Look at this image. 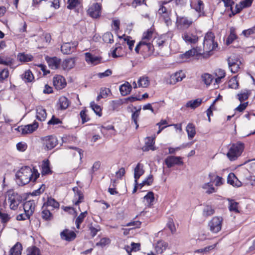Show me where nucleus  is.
<instances>
[{"label": "nucleus", "instance_id": "nucleus-1", "mask_svg": "<svg viewBox=\"0 0 255 255\" xmlns=\"http://www.w3.org/2000/svg\"><path fill=\"white\" fill-rule=\"evenodd\" d=\"M214 34L212 31H208L204 37L203 47L206 52L203 53L204 58L209 57L213 54V51L216 50L218 47V43L215 42Z\"/></svg>", "mask_w": 255, "mask_h": 255}, {"label": "nucleus", "instance_id": "nucleus-2", "mask_svg": "<svg viewBox=\"0 0 255 255\" xmlns=\"http://www.w3.org/2000/svg\"><path fill=\"white\" fill-rule=\"evenodd\" d=\"M8 200L10 201V208L11 210H15L17 209L18 205L22 200H26L28 197V194H23L19 195L15 192L13 190H9L7 191Z\"/></svg>", "mask_w": 255, "mask_h": 255}, {"label": "nucleus", "instance_id": "nucleus-3", "mask_svg": "<svg viewBox=\"0 0 255 255\" xmlns=\"http://www.w3.org/2000/svg\"><path fill=\"white\" fill-rule=\"evenodd\" d=\"M15 176L19 180V185H26L32 180V169L28 166H23L16 172Z\"/></svg>", "mask_w": 255, "mask_h": 255}, {"label": "nucleus", "instance_id": "nucleus-4", "mask_svg": "<svg viewBox=\"0 0 255 255\" xmlns=\"http://www.w3.org/2000/svg\"><path fill=\"white\" fill-rule=\"evenodd\" d=\"M244 149V144L240 141L233 143L227 155L230 160L233 161L241 155Z\"/></svg>", "mask_w": 255, "mask_h": 255}, {"label": "nucleus", "instance_id": "nucleus-5", "mask_svg": "<svg viewBox=\"0 0 255 255\" xmlns=\"http://www.w3.org/2000/svg\"><path fill=\"white\" fill-rule=\"evenodd\" d=\"M223 218L216 216L213 217L209 222L210 230L213 233H217L221 230Z\"/></svg>", "mask_w": 255, "mask_h": 255}, {"label": "nucleus", "instance_id": "nucleus-6", "mask_svg": "<svg viewBox=\"0 0 255 255\" xmlns=\"http://www.w3.org/2000/svg\"><path fill=\"white\" fill-rule=\"evenodd\" d=\"M229 67L232 73H236L238 72L240 69L241 62L236 55H233L227 59Z\"/></svg>", "mask_w": 255, "mask_h": 255}, {"label": "nucleus", "instance_id": "nucleus-7", "mask_svg": "<svg viewBox=\"0 0 255 255\" xmlns=\"http://www.w3.org/2000/svg\"><path fill=\"white\" fill-rule=\"evenodd\" d=\"M44 149L49 150L54 148L58 144L57 137L54 135H48L42 138Z\"/></svg>", "mask_w": 255, "mask_h": 255}, {"label": "nucleus", "instance_id": "nucleus-8", "mask_svg": "<svg viewBox=\"0 0 255 255\" xmlns=\"http://www.w3.org/2000/svg\"><path fill=\"white\" fill-rule=\"evenodd\" d=\"M102 13V5L98 3H94L87 10V14L93 18H99Z\"/></svg>", "mask_w": 255, "mask_h": 255}, {"label": "nucleus", "instance_id": "nucleus-9", "mask_svg": "<svg viewBox=\"0 0 255 255\" xmlns=\"http://www.w3.org/2000/svg\"><path fill=\"white\" fill-rule=\"evenodd\" d=\"M78 42H66L63 43L61 46V51L64 54H70L76 50Z\"/></svg>", "mask_w": 255, "mask_h": 255}, {"label": "nucleus", "instance_id": "nucleus-10", "mask_svg": "<svg viewBox=\"0 0 255 255\" xmlns=\"http://www.w3.org/2000/svg\"><path fill=\"white\" fill-rule=\"evenodd\" d=\"M53 84L57 90H62L67 85L64 77L61 75H57L53 77Z\"/></svg>", "mask_w": 255, "mask_h": 255}, {"label": "nucleus", "instance_id": "nucleus-11", "mask_svg": "<svg viewBox=\"0 0 255 255\" xmlns=\"http://www.w3.org/2000/svg\"><path fill=\"white\" fill-rule=\"evenodd\" d=\"M164 162L168 168H171L174 165H182L183 163L181 157L172 155L168 156Z\"/></svg>", "mask_w": 255, "mask_h": 255}, {"label": "nucleus", "instance_id": "nucleus-12", "mask_svg": "<svg viewBox=\"0 0 255 255\" xmlns=\"http://www.w3.org/2000/svg\"><path fill=\"white\" fill-rule=\"evenodd\" d=\"M201 49L200 48L196 47L193 48L188 51H186L185 53L181 54L180 57L184 61H186L188 59L193 57L195 55H203V53H201L200 51Z\"/></svg>", "mask_w": 255, "mask_h": 255}, {"label": "nucleus", "instance_id": "nucleus-13", "mask_svg": "<svg viewBox=\"0 0 255 255\" xmlns=\"http://www.w3.org/2000/svg\"><path fill=\"white\" fill-rule=\"evenodd\" d=\"M182 38L186 42L190 44H195L199 40L198 36L190 32L186 31L182 35Z\"/></svg>", "mask_w": 255, "mask_h": 255}, {"label": "nucleus", "instance_id": "nucleus-14", "mask_svg": "<svg viewBox=\"0 0 255 255\" xmlns=\"http://www.w3.org/2000/svg\"><path fill=\"white\" fill-rule=\"evenodd\" d=\"M60 236L62 239L68 242H70L73 241L76 238V234L72 231L65 229L61 232Z\"/></svg>", "mask_w": 255, "mask_h": 255}, {"label": "nucleus", "instance_id": "nucleus-15", "mask_svg": "<svg viewBox=\"0 0 255 255\" xmlns=\"http://www.w3.org/2000/svg\"><path fill=\"white\" fill-rule=\"evenodd\" d=\"M46 60L49 67L52 69H58L61 63V59L56 57H49L47 56L46 57Z\"/></svg>", "mask_w": 255, "mask_h": 255}, {"label": "nucleus", "instance_id": "nucleus-16", "mask_svg": "<svg viewBox=\"0 0 255 255\" xmlns=\"http://www.w3.org/2000/svg\"><path fill=\"white\" fill-rule=\"evenodd\" d=\"M85 55L86 61L93 65L98 64L102 59L101 57L93 55L90 52H86Z\"/></svg>", "mask_w": 255, "mask_h": 255}, {"label": "nucleus", "instance_id": "nucleus-17", "mask_svg": "<svg viewBox=\"0 0 255 255\" xmlns=\"http://www.w3.org/2000/svg\"><path fill=\"white\" fill-rule=\"evenodd\" d=\"M143 167L144 166L142 164L138 163L134 169V178L135 182L137 183V181H138L140 177L144 173L145 171Z\"/></svg>", "mask_w": 255, "mask_h": 255}, {"label": "nucleus", "instance_id": "nucleus-18", "mask_svg": "<svg viewBox=\"0 0 255 255\" xmlns=\"http://www.w3.org/2000/svg\"><path fill=\"white\" fill-rule=\"evenodd\" d=\"M192 21L189 20L186 17H177L176 23L180 28H188L192 24Z\"/></svg>", "mask_w": 255, "mask_h": 255}, {"label": "nucleus", "instance_id": "nucleus-19", "mask_svg": "<svg viewBox=\"0 0 255 255\" xmlns=\"http://www.w3.org/2000/svg\"><path fill=\"white\" fill-rule=\"evenodd\" d=\"M154 138L151 137H147L145 143V145L142 147V150L143 151H148L150 149L155 150V148L153 146L154 144Z\"/></svg>", "mask_w": 255, "mask_h": 255}, {"label": "nucleus", "instance_id": "nucleus-20", "mask_svg": "<svg viewBox=\"0 0 255 255\" xmlns=\"http://www.w3.org/2000/svg\"><path fill=\"white\" fill-rule=\"evenodd\" d=\"M23 206L24 212H27L31 215L33 214L35 208V203L34 200L26 201L23 203Z\"/></svg>", "mask_w": 255, "mask_h": 255}, {"label": "nucleus", "instance_id": "nucleus-21", "mask_svg": "<svg viewBox=\"0 0 255 255\" xmlns=\"http://www.w3.org/2000/svg\"><path fill=\"white\" fill-rule=\"evenodd\" d=\"M119 90L121 95L125 96L130 94L132 90V86L128 82H126L120 86Z\"/></svg>", "mask_w": 255, "mask_h": 255}, {"label": "nucleus", "instance_id": "nucleus-22", "mask_svg": "<svg viewBox=\"0 0 255 255\" xmlns=\"http://www.w3.org/2000/svg\"><path fill=\"white\" fill-rule=\"evenodd\" d=\"M46 117V110L42 107H38L36 109V119L39 121L43 122L45 120Z\"/></svg>", "mask_w": 255, "mask_h": 255}, {"label": "nucleus", "instance_id": "nucleus-23", "mask_svg": "<svg viewBox=\"0 0 255 255\" xmlns=\"http://www.w3.org/2000/svg\"><path fill=\"white\" fill-rule=\"evenodd\" d=\"M22 247L21 244L17 242L10 250L9 255H21Z\"/></svg>", "mask_w": 255, "mask_h": 255}, {"label": "nucleus", "instance_id": "nucleus-24", "mask_svg": "<svg viewBox=\"0 0 255 255\" xmlns=\"http://www.w3.org/2000/svg\"><path fill=\"white\" fill-rule=\"evenodd\" d=\"M168 246V243L165 241L161 240L158 241L155 247V250L157 254H162L166 250Z\"/></svg>", "mask_w": 255, "mask_h": 255}, {"label": "nucleus", "instance_id": "nucleus-25", "mask_svg": "<svg viewBox=\"0 0 255 255\" xmlns=\"http://www.w3.org/2000/svg\"><path fill=\"white\" fill-rule=\"evenodd\" d=\"M204 4L203 1L201 0H198L197 3L195 5L194 8L199 14L200 16H206L205 11H204Z\"/></svg>", "mask_w": 255, "mask_h": 255}, {"label": "nucleus", "instance_id": "nucleus-26", "mask_svg": "<svg viewBox=\"0 0 255 255\" xmlns=\"http://www.w3.org/2000/svg\"><path fill=\"white\" fill-rule=\"evenodd\" d=\"M38 123L36 121H34L32 124L24 126L25 129L24 131L25 134L32 133L36 130L38 127Z\"/></svg>", "mask_w": 255, "mask_h": 255}, {"label": "nucleus", "instance_id": "nucleus-27", "mask_svg": "<svg viewBox=\"0 0 255 255\" xmlns=\"http://www.w3.org/2000/svg\"><path fill=\"white\" fill-rule=\"evenodd\" d=\"M75 65L74 60L72 58L65 59L62 63V67L64 70H70Z\"/></svg>", "mask_w": 255, "mask_h": 255}, {"label": "nucleus", "instance_id": "nucleus-28", "mask_svg": "<svg viewBox=\"0 0 255 255\" xmlns=\"http://www.w3.org/2000/svg\"><path fill=\"white\" fill-rule=\"evenodd\" d=\"M188 134V137L189 139H192L196 134L195 126L192 123H189L186 128Z\"/></svg>", "mask_w": 255, "mask_h": 255}, {"label": "nucleus", "instance_id": "nucleus-29", "mask_svg": "<svg viewBox=\"0 0 255 255\" xmlns=\"http://www.w3.org/2000/svg\"><path fill=\"white\" fill-rule=\"evenodd\" d=\"M237 38L238 36L236 34V28L234 27H231L230 28V33L226 40V44L230 45Z\"/></svg>", "mask_w": 255, "mask_h": 255}, {"label": "nucleus", "instance_id": "nucleus-30", "mask_svg": "<svg viewBox=\"0 0 255 255\" xmlns=\"http://www.w3.org/2000/svg\"><path fill=\"white\" fill-rule=\"evenodd\" d=\"M52 171L50 168V163L48 160L43 161L42 165L41 174L42 175L51 174Z\"/></svg>", "mask_w": 255, "mask_h": 255}, {"label": "nucleus", "instance_id": "nucleus-31", "mask_svg": "<svg viewBox=\"0 0 255 255\" xmlns=\"http://www.w3.org/2000/svg\"><path fill=\"white\" fill-rule=\"evenodd\" d=\"M184 74L182 71L176 72L171 76V83H176L177 82L181 81L184 77Z\"/></svg>", "mask_w": 255, "mask_h": 255}, {"label": "nucleus", "instance_id": "nucleus-32", "mask_svg": "<svg viewBox=\"0 0 255 255\" xmlns=\"http://www.w3.org/2000/svg\"><path fill=\"white\" fill-rule=\"evenodd\" d=\"M202 102L201 99L198 98L194 100H191L186 103V107H190L192 109H195L200 106Z\"/></svg>", "mask_w": 255, "mask_h": 255}, {"label": "nucleus", "instance_id": "nucleus-33", "mask_svg": "<svg viewBox=\"0 0 255 255\" xmlns=\"http://www.w3.org/2000/svg\"><path fill=\"white\" fill-rule=\"evenodd\" d=\"M137 83L139 87L146 88L149 86L150 82L147 76H142L139 78Z\"/></svg>", "mask_w": 255, "mask_h": 255}, {"label": "nucleus", "instance_id": "nucleus-34", "mask_svg": "<svg viewBox=\"0 0 255 255\" xmlns=\"http://www.w3.org/2000/svg\"><path fill=\"white\" fill-rule=\"evenodd\" d=\"M229 206V209L231 212H234L235 213H239V211L238 209V205L239 203L236 202L233 199H228Z\"/></svg>", "mask_w": 255, "mask_h": 255}, {"label": "nucleus", "instance_id": "nucleus-35", "mask_svg": "<svg viewBox=\"0 0 255 255\" xmlns=\"http://www.w3.org/2000/svg\"><path fill=\"white\" fill-rule=\"evenodd\" d=\"M21 78L25 82H31L34 79V76L30 70H27L21 75Z\"/></svg>", "mask_w": 255, "mask_h": 255}, {"label": "nucleus", "instance_id": "nucleus-36", "mask_svg": "<svg viewBox=\"0 0 255 255\" xmlns=\"http://www.w3.org/2000/svg\"><path fill=\"white\" fill-rule=\"evenodd\" d=\"M59 103L60 109L65 110L68 107L70 103L66 97L63 96L59 99Z\"/></svg>", "mask_w": 255, "mask_h": 255}, {"label": "nucleus", "instance_id": "nucleus-37", "mask_svg": "<svg viewBox=\"0 0 255 255\" xmlns=\"http://www.w3.org/2000/svg\"><path fill=\"white\" fill-rule=\"evenodd\" d=\"M215 210L211 206L206 205L203 210V216L205 217H208L213 215Z\"/></svg>", "mask_w": 255, "mask_h": 255}, {"label": "nucleus", "instance_id": "nucleus-38", "mask_svg": "<svg viewBox=\"0 0 255 255\" xmlns=\"http://www.w3.org/2000/svg\"><path fill=\"white\" fill-rule=\"evenodd\" d=\"M215 75L217 77L215 78V82L216 83L219 84L221 82V79L225 77L226 72L224 70L219 69L216 70Z\"/></svg>", "mask_w": 255, "mask_h": 255}, {"label": "nucleus", "instance_id": "nucleus-39", "mask_svg": "<svg viewBox=\"0 0 255 255\" xmlns=\"http://www.w3.org/2000/svg\"><path fill=\"white\" fill-rule=\"evenodd\" d=\"M17 58L20 62H25L31 61L33 59V56L25 54L24 53H19L17 56Z\"/></svg>", "mask_w": 255, "mask_h": 255}, {"label": "nucleus", "instance_id": "nucleus-40", "mask_svg": "<svg viewBox=\"0 0 255 255\" xmlns=\"http://www.w3.org/2000/svg\"><path fill=\"white\" fill-rule=\"evenodd\" d=\"M103 40L106 43H113L114 42V36L111 32H107L103 35Z\"/></svg>", "mask_w": 255, "mask_h": 255}, {"label": "nucleus", "instance_id": "nucleus-41", "mask_svg": "<svg viewBox=\"0 0 255 255\" xmlns=\"http://www.w3.org/2000/svg\"><path fill=\"white\" fill-rule=\"evenodd\" d=\"M46 205L47 206H51L54 208H58L59 207V203L52 197H48L46 203L44 205Z\"/></svg>", "mask_w": 255, "mask_h": 255}, {"label": "nucleus", "instance_id": "nucleus-42", "mask_svg": "<svg viewBox=\"0 0 255 255\" xmlns=\"http://www.w3.org/2000/svg\"><path fill=\"white\" fill-rule=\"evenodd\" d=\"M239 86V82L237 80V76H234L229 81V87L230 88L237 89Z\"/></svg>", "mask_w": 255, "mask_h": 255}, {"label": "nucleus", "instance_id": "nucleus-43", "mask_svg": "<svg viewBox=\"0 0 255 255\" xmlns=\"http://www.w3.org/2000/svg\"><path fill=\"white\" fill-rule=\"evenodd\" d=\"M90 106L97 115L99 117L102 116V109L100 106L96 104L94 102H92L90 103Z\"/></svg>", "mask_w": 255, "mask_h": 255}, {"label": "nucleus", "instance_id": "nucleus-44", "mask_svg": "<svg viewBox=\"0 0 255 255\" xmlns=\"http://www.w3.org/2000/svg\"><path fill=\"white\" fill-rule=\"evenodd\" d=\"M123 104L122 99L113 100L111 101V107L113 110H118L119 107Z\"/></svg>", "mask_w": 255, "mask_h": 255}, {"label": "nucleus", "instance_id": "nucleus-45", "mask_svg": "<svg viewBox=\"0 0 255 255\" xmlns=\"http://www.w3.org/2000/svg\"><path fill=\"white\" fill-rule=\"evenodd\" d=\"M202 79L206 85H210L213 80L212 76L208 73L202 75Z\"/></svg>", "mask_w": 255, "mask_h": 255}, {"label": "nucleus", "instance_id": "nucleus-46", "mask_svg": "<svg viewBox=\"0 0 255 255\" xmlns=\"http://www.w3.org/2000/svg\"><path fill=\"white\" fill-rule=\"evenodd\" d=\"M9 75V71L7 68H4L0 71V83H3Z\"/></svg>", "mask_w": 255, "mask_h": 255}, {"label": "nucleus", "instance_id": "nucleus-47", "mask_svg": "<svg viewBox=\"0 0 255 255\" xmlns=\"http://www.w3.org/2000/svg\"><path fill=\"white\" fill-rule=\"evenodd\" d=\"M41 217L45 221H50L52 218V215L48 210H43L41 212Z\"/></svg>", "mask_w": 255, "mask_h": 255}, {"label": "nucleus", "instance_id": "nucleus-48", "mask_svg": "<svg viewBox=\"0 0 255 255\" xmlns=\"http://www.w3.org/2000/svg\"><path fill=\"white\" fill-rule=\"evenodd\" d=\"M144 199L146 200L149 205H152L154 200V193L151 191L148 192L144 197Z\"/></svg>", "mask_w": 255, "mask_h": 255}, {"label": "nucleus", "instance_id": "nucleus-49", "mask_svg": "<svg viewBox=\"0 0 255 255\" xmlns=\"http://www.w3.org/2000/svg\"><path fill=\"white\" fill-rule=\"evenodd\" d=\"M27 255H41L40 250L35 246L32 247L27 249Z\"/></svg>", "mask_w": 255, "mask_h": 255}, {"label": "nucleus", "instance_id": "nucleus-50", "mask_svg": "<svg viewBox=\"0 0 255 255\" xmlns=\"http://www.w3.org/2000/svg\"><path fill=\"white\" fill-rule=\"evenodd\" d=\"M144 49L147 50L148 51V56H150L153 54L154 49L153 45L151 43L144 42Z\"/></svg>", "mask_w": 255, "mask_h": 255}, {"label": "nucleus", "instance_id": "nucleus-51", "mask_svg": "<svg viewBox=\"0 0 255 255\" xmlns=\"http://www.w3.org/2000/svg\"><path fill=\"white\" fill-rule=\"evenodd\" d=\"M86 112L87 110L84 109L82 110L80 113V116L82 119V124H84L90 120V118L88 117L87 115L86 114Z\"/></svg>", "mask_w": 255, "mask_h": 255}, {"label": "nucleus", "instance_id": "nucleus-52", "mask_svg": "<svg viewBox=\"0 0 255 255\" xmlns=\"http://www.w3.org/2000/svg\"><path fill=\"white\" fill-rule=\"evenodd\" d=\"M67 3V8L72 9L79 4V0H68Z\"/></svg>", "mask_w": 255, "mask_h": 255}, {"label": "nucleus", "instance_id": "nucleus-53", "mask_svg": "<svg viewBox=\"0 0 255 255\" xmlns=\"http://www.w3.org/2000/svg\"><path fill=\"white\" fill-rule=\"evenodd\" d=\"M124 41L127 42L129 50H132L135 41L134 40H132V38L130 36H126L124 38Z\"/></svg>", "mask_w": 255, "mask_h": 255}, {"label": "nucleus", "instance_id": "nucleus-54", "mask_svg": "<svg viewBox=\"0 0 255 255\" xmlns=\"http://www.w3.org/2000/svg\"><path fill=\"white\" fill-rule=\"evenodd\" d=\"M159 15H160L163 18L165 23L167 26L171 24L172 22L168 12H166L163 14H159Z\"/></svg>", "mask_w": 255, "mask_h": 255}, {"label": "nucleus", "instance_id": "nucleus-55", "mask_svg": "<svg viewBox=\"0 0 255 255\" xmlns=\"http://www.w3.org/2000/svg\"><path fill=\"white\" fill-rule=\"evenodd\" d=\"M250 93L248 92V91L246 92H244L240 94H238V96L239 97L238 99L239 101L242 103L243 101L247 100L249 98Z\"/></svg>", "mask_w": 255, "mask_h": 255}, {"label": "nucleus", "instance_id": "nucleus-56", "mask_svg": "<svg viewBox=\"0 0 255 255\" xmlns=\"http://www.w3.org/2000/svg\"><path fill=\"white\" fill-rule=\"evenodd\" d=\"M31 215H30L27 212H24V213L19 214L16 217V220L18 221H23L27 219H29Z\"/></svg>", "mask_w": 255, "mask_h": 255}, {"label": "nucleus", "instance_id": "nucleus-57", "mask_svg": "<svg viewBox=\"0 0 255 255\" xmlns=\"http://www.w3.org/2000/svg\"><path fill=\"white\" fill-rule=\"evenodd\" d=\"M62 121L58 118H56L54 116H52L51 119L48 122V125H58L62 124Z\"/></svg>", "mask_w": 255, "mask_h": 255}, {"label": "nucleus", "instance_id": "nucleus-58", "mask_svg": "<svg viewBox=\"0 0 255 255\" xmlns=\"http://www.w3.org/2000/svg\"><path fill=\"white\" fill-rule=\"evenodd\" d=\"M0 218L1 219V222L2 223H6L10 219L9 216L7 214L2 213L0 210Z\"/></svg>", "mask_w": 255, "mask_h": 255}, {"label": "nucleus", "instance_id": "nucleus-59", "mask_svg": "<svg viewBox=\"0 0 255 255\" xmlns=\"http://www.w3.org/2000/svg\"><path fill=\"white\" fill-rule=\"evenodd\" d=\"M236 176L234 173H230L227 177V183L231 185H234Z\"/></svg>", "mask_w": 255, "mask_h": 255}, {"label": "nucleus", "instance_id": "nucleus-60", "mask_svg": "<svg viewBox=\"0 0 255 255\" xmlns=\"http://www.w3.org/2000/svg\"><path fill=\"white\" fill-rule=\"evenodd\" d=\"M75 196L78 197V200L75 203L76 205H78L82 202L84 199L83 194L81 190H79L77 193H75Z\"/></svg>", "mask_w": 255, "mask_h": 255}, {"label": "nucleus", "instance_id": "nucleus-61", "mask_svg": "<svg viewBox=\"0 0 255 255\" xmlns=\"http://www.w3.org/2000/svg\"><path fill=\"white\" fill-rule=\"evenodd\" d=\"M255 33V26L247 30H244L242 32V34L246 37H248L249 35Z\"/></svg>", "mask_w": 255, "mask_h": 255}, {"label": "nucleus", "instance_id": "nucleus-62", "mask_svg": "<svg viewBox=\"0 0 255 255\" xmlns=\"http://www.w3.org/2000/svg\"><path fill=\"white\" fill-rule=\"evenodd\" d=\"M254 0H243L240 2V3L241 4L242 7L245 8H247L250 7Z\"/></svg>", "mask_w": 255, "mask_h": 255}, {"label": "nucleus", "instance_id": "nucleus-63", "mask_svg": "<svg viewBox=\"0 0 255 255\" xmlns=\"http://www.w3.org/2000/svg\"><path fill=\"white\" fill-rule=\"evenodd\" d=\"M112 74V71L111 69H107L105 72L102 73H99L98 74V77L100 78H103L104 77H108L110 76Z\"/></svg>", "mask_w": 255, "mask_h": 255}, {"label": "nucleus", "instance_id": "nucleus-64", "mask_svg": "<svg viewBox=\"0 0 255 255\" xmlns=\"http://www.w3.org/2000/svg\"><path fill=\"white\" fill-rule=\"evenodd\" d=\"M27 145L26 143H23L19 142L16 144V148L20 151H24L26 149Z\"/></svg>", "mask_w": 255, "mask_h": 255}]
</instances>
